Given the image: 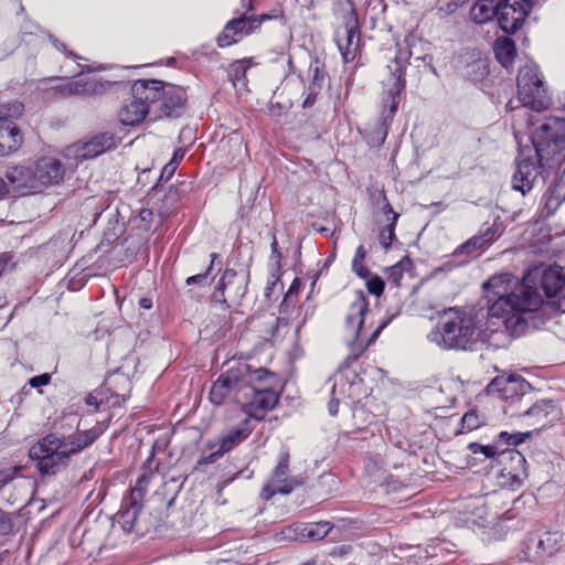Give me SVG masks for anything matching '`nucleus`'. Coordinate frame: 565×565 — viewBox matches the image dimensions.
<instances>
[{"mask_svg":"<svg viewBox=\"0 0 565 565\" xmlns=\"http://www.w3.org/2000/svg\"><path fill=\"white\" fill-rule=\"evenodd\" d=\"M50 381H51V375L47 373H43L41 375L31 377L28 383H29L30 387L40 388L42 386L47 385L50 383Z\"/></svg>","mask_w":565,"mask_h":565,"instance_id":"obj_54","label":"nucleus"},{"mask_svg":"<svg viewBox=\"0 0 565 565\" xmlns=\"http://www.w3.org/2000/svg\"><path fill=\"white\" fill-rule=\"evenodd\" d=\"M522 415L535 417L537 422H542V426H545L559 417V409L552 399H541L526 408Z\"/></svg>","mask_w":565,"mask_h":565,"instance_id":"obj_26","label":"nucleus"},{"mask_svg":"<svg viewBox=\"0 0 565 565\" xmlns=\"http://www.w3.org/2000/svg\"><path fill=\"white\" fill-rule=\"evenodd\" d=\"M351 373L352 370H350L348 365L339 367V370L331 377V380L333 381L331 394H334V396H340L344 398V401H348V388L349 384L351 383Z\"/></svg>","mask_w":565,"mask_h":565,"instance_id":"obj_33","label":"nucleus"},{"mask_svg":"<svg viewBox=\"0 0 565 565\" xmlns=\"http://www.w3.org/2000/svg\"><path fill=\"white\" fill-rule=\"evenodd\" d=\"M411 56V53L407 51L405 53H399V56L395 57V66H388L391 70L390 77L383 82L384 86V110L382 113V130L384 138L387 135V130L393 120L395 113L397 111L399 104V95L405 89L406 81H405V71L404 65L401 61L406 62Z\"/></svg>","mask_w":565,"mask_h":565,"instance_id":"obj_8","label":"nucleus"},{"mask_svg":"<svg viewBox=\"0 0 565 565\" xmlns=\"http://www.w3.org/2000/svg\"><path fill=\"white\" fill-rule=\"evenodd\" d=\"M52 44L55 46L56 50H58L60 52L64 53L70 58H73V60H81L82 58L81 56H78L73 51H68L66 45L63 42L58 41L57 39H52Z\"/></svg>","mask_w":565,"mask_h":565,"instance_id":"obj_56","label":"nucleus"},{"mask_svg":"<svg viewBox=\"0 0 565 565\" xmlns=\"http://www.w3.org/2000/svg\"><path fill=\"white\" fill-rule=\"evenodd\" d=\"M459 4L454 0H447L445 3L440 4L438 8L439 13L443 17L452 14L457 9Z\"/></svg>","mask_w":565,"mask_h":565,"instance_id":"obj_55","label":"nucleus"},{"mask_svg":"<svg viewBox=\"0 0 565 565\" xmlns=\"http://www.w3.org/2000/svg\"><path fill=\"white\" fill-rule=\"evenodd\" d=\"M320 89L319 87H310L308 86L307 95L302 102V108H310L315 105L317 100V96L319 95Z\"/></svg>","mask_w":565,"mask_h":565,"instance_id":"obj_53","label":"nucleus"},{"mask_svg":"<svg viewBox=\"0 0 565 565\" xmlns=\"http://www.w3.org/2000/svg\"><path fill=\"white\" fill-rule=\"evenodd\" d=\"M239 4H241V9H242L241 13H244L246 15L248 12L253 11V9H254L253 0H241Z\"/></svg>","mask_w":565,"mask_h":565,"instance_id":"obj_63","label":"nucleus"},{"mask_svg":"<svg viewBox=\"0 0 565 565\" xmlns=\"http://www.w3.org/2000/svg\"><path fill=\"white\" fill-rule=\"evenodd\" d=\"M366 257V250L363 245H359L355 249L353 259H352V271L359 276L360 278L366 279L370 275L369 269L364 265V260Z\"/></svg>","mask_w":565,"mask_h":565,"instance_id":"obj_37","label":"nucleus"},{"mask_svg":"<svg viewBox=\"0 0 565 565\" xmlns=\"http://www.w3.org/2000/svg\"><path fill=\"white\" fill-rule=\"evenodd\" d=\"M488 245L489 244L484 239V237L481 234H479V235H476V236L471 237L465 244L460 245L456 249L455 254H463L465 253L467 255H471L473 252L482 249V248H484Z\"/></svg>","mask_w":565,"mask_h":565,"instance_id":"obj_41","label":"nucleus"},{"mask_svg":"<svg viewBox=\"0 0 565 565\" xmlns=\"http://www.w3.org/2000/svg\"><path fill=\"white\" fill-rule=\"evenodd\" d=\"M74 84L76 86L77 96L100 95L106 89L105 84L92 78L77 79L74 81Z\"/></svg>","mask_w":565,"mask_h":565,"instance_id":"obj_36","label":"nucleus"},{"mask_svg":"<svg viewBox=\"0 0 565 565\" xmlns=\"http://www.w3.org/2000/svg\"><path fill=\"white\" fill-rule=\"evenodd\" d=\"M351 383L348 388V401L358 403L370 394V388L364 384L363 379L352 370Z\"/></svg>","mask_w":565,"mask_h":565,"instance_id":"obj_34","label":"nucleus"},{"mask_svg":"<svg viewBox=\"0 0 565 565\" xmlns=\"http://www.w3.org/2000/svg\"><path fill=\"white\" fill-rule=\"evenodd\" d=\"M543 200L545 216L553 215L565 201V185L559 183L551 185L545 192Z\"/></svg>","mask_w":565,"mask_h":565,"instance_id":"obj_30","label":"nucleus"},{"mask_svg":"<svg viewBox=\"0 0 565 565\" xmlns=\"http://www.w3.org/2000/svg\"><path fill=\"white\" fill-rule=\"evenodd\" d=\"M164 84L158 79H138L131 86V92L135 98L146 102L148 108L150 104L161 100Z\"/></svg>","mask_w":565,"mask_h":565,"instance_id":"obj_24","label":"nucleus"},{"mask_svg":"<svg viewBox=\"0 0 565 565\" xmlns=\"http://www.w3.org/2000/svg\"><path fill=\"white\" fill-rule=\"evenodd\" d=\"M399 214L393 213L390 223L380 233V244L384 248H388L395 241V227L398 221Z\"/></svg>","mask_w":565,"mask_h":565,"instance_id":"obj_39","label":"nucleus"},{"mask_svg":"<svg viewBox=\"0 0 565 565\" xmlns=\"http://www.w3.org/2000/svg\"><path fill=\"white\" fill-rule=\"evenodd\" d=\"M499 463L502 465L498 473L499 484L510 490L521 488L527 479L525 457L516 449H504L499 454Z\"/></svg>","mask_w":565,"mask_h":565,"instance_id":"obj_12","label":"nucleus"},{"mask_svg":"<svg viewBox=\"0 0 565 565\" xmlns=\"http://www.w3.org/2000/svg\"><path fill=\"white\" fill-rule=\"evenodd\" d=\"M476 322L472 316L448 309L441 322L427 338L443 349H462L473 342Z\"/></svg>","mask_w":565,"mask_h":565,"instance_id":"obj_3","label":"nucleus"},{"mask_svg":"<svg viewBox=\"0 0 565 565\" xmlns=\"http://www.w3.org/2000/svg\"><path fill=\"white\" fill-rule=\"evenodd\" d=\"M270 249H271L270 259L273 262L279 264L282 256H281V253L279 252L278 242L275 237L273 238V242L270 244Z\"/></svg>","mask_w":565,"mask_h":565,"instance_id":"obj_58","label":"nucleus"},{"mask_svg":"<svg viewBox=\"0 0 565 565\" xmlns=\"http://www.w3.org/2000/svg\"><path fill=\"white\" fill-rule=\"evenodd\" d=\"M253 392L252 399L244 404V413L257 420H262L266 414L274 409L279 401V395L269 386L250 387Z\"/></svg>","mask_w":565,"mask_h":565,"instance_id":"obj_20","label":"nucleus"},{"mask_svg":"<svg viewBox=\"0 0 565 565\" xmlns=\"http://www.w3.org/2000/svg\"><path fill=\"white\" fill-rule=\"evenodd\" d=\"M247 274L226 269L215 288L213 301L220 303L224 309L239 305L247 292Z\"/></svg>","mask_w":565,"mask_h":565,"instance_id":"obj_14","label":"nucleus"},{"mask_svg":"<svg viewBox=\"0 0 565 565\" xmlns=\"http://www.w3.org/2000/svg\"><path fill=\"white\" fill-rule=\"evenodd\" d=\"M305 524H292L285 526L278 534L277 537L279 541H300L305 542V531L303 530Z\"/></svg>","mask_w":565,"mask_h":565,"instance_id":"obj_38","label":"nucleus"},{"mask_svg":"<svg viewBox=\"0 0 565 565\" xmlns=\"http://www.w3.org/2000/svg\"><path fill=\"white\" fill-rule=\"evenodd\" d=\"M366 280V288L367 291L374 296H381L384 291V281L380 276L376 275H369Z\"/></svg>","mask_w":565,"mask_h":565,"instance_id":"obj_45","label":"nucleus"},{"mask_svg":"<svg viewBox=\"0 0 565 565\" xmlns=\"http://www.w3.org/2000/svg\"><path fill=\"white\" fill-rule=\"evenodd\" d=\"M149 113L148 105L139 98L132 96L131 100L124 104L119 111V119L126 126H135L145 119Z\"/></svg>","mask_w":565,"mask_h":565,"instance_id":"obj_25","label":"nucleus"},{"mask_svg":"<svg viewBox=\"0 0 565 565\" xmlns=\"http://www.w3.org/2000/svg\"><path fill=\"white\" fill-rule=\"evenodd\" d=\"M404 269L402 262L395 264L387 268V280L395 286L399 285L401 279L403 278Z\"/></svg>","mask_w":565,"mask_h":565,"instance_id":"obj_51","label":"nucleus"},{"mask_svg":"<svg viewBox=\"0 0 565 565\" xmlns=\"http://www.w3.org/2000/svg\"><path fill=\"white\" fill-rule=\"evenodd\" d=\"M367 312V297L362 290H356L345 317V330L350 347V355L348 360H356L364 350L377 339L382 330L387 326V321H385L371 334H366L364 330V321Z\"/></svg>","mask_w":565,"mask_h":565,"instance_id":"obj_4","label":"nucleus"},{"mask_svg":"<svg viewBox=\"0 0 565 565\" xmlns=\"http://www.w3.org/2000/svg\"><path fill=\"white\" fill-rule=\"evenodd\" d=\"M268 19V14L246 15L241 13L238 17L226 22L222 32L216 38L217 46L224 49L241 42L244 38L258 30L262 23Z\"/></svg>","mask_w":565,"mask_h":565,"instance_id":"obj_13","label":"nucleus"},{"mask_svg":"<svg viewBox=\"0 0 565 565\" xmlns=\"http://www.w3.org/2000/svg\"><path fill=\"white\" fill-rule=\"evenodd\" d=\"M184 154H185V150L182 148H178L173 152V156L169 162L174 164V167H178L180 164V162L182 161V159L184 158Z\"/></svg>","mask_w":565,"mask_h":565,"instance_id":"obj_61","label":"nucleus"},{"mask_svg":"<svg viewBox=\"0 0 565 565\" xmlns=\"http://www.w3.org/2000/svg\"><path fill=\"white\" fill-rule=\"evenodd\" d=\"M540 288L547 301L565 312V269L558 265L545 268L540 278Z\"/></svg>","mask_w":565,"mask_h":565,"instance_id":"obj_18","label":"nucleus"},{"mask_svg":"<svg viewBox=\"0 0 565 565\" xmlns=\"http://www.w3.org/2000/svg\"><path fill=\"white\" fill-rule=\"evenodd\" d=\"M501 233V224L493 223L492 225L488 226L484 231H482L480 234L484 237L488 244H490L491 242L500 237Z\"/></svg>","mask_w":565,"mask_h":565,"instance_id":"obj_52","label":"nucleus"},{"mask_svg":"<svg viewBox=\"0 0 565 565\" xmlns=\"http://www.w3.org/2000/svg\"><path fill=\"white\" fill-rule=\"evenodd\" d=\"M301 281L299 278H295L285 295L281 306H289L294 302V298L298 296L300 290Z\"/></svg>","mask_w":565,"mask_h":565,"instance_id":"obj_50","label":"nucleus"},{"mask_svg":"<svg viewBox=\"0 0 565 565\" xmlns=\"http://www.w3.org/2000/svg\"><path fill=\"white\" fill-rule=\"evenodd\" d=\"M337 12L343 21V28L335 31L334 41L345 62L353 61L359 46V20L352 0H337Z\"/></svg>","mask_w":565,"mask_h":565,"instance_id":"obj_7","label":"nucleus"},{"mask_svg":"<svg viewBox=\"0 0 565 565\" xmlns=\"http://www.w3.org/2000/svg\"><path fill=\"white\" fill-rule=\"evenodd\" d=\"M533 7V0H499V25L505 33L516 32Z\"/></svg>","mask_w":565,"mask_h":565,"instance_id":"obj_17","label":"nucleus"},{"mask_svg":"<svg viewBox=\"0 0 565 565\" xmlns=\"http://www.w3.org/2000/svg\"><path fill=\"white\" fill-rule=\"evenodd\" d=\"M51 90L55 95H61L63 97L77 96L76 86L74 84V81H67L64 84L56 85V86L52 87Z\"/></svg>","mask_w":565,"mask_h":565,"instance_id":"obj_48","label":"nucleus"},{"mask_svg":"<svg viewBox=\"0 0 565 565\" xmlns=\"http://www.w3.org/2000/svg\"><path fill=\"white\" fill-rule=\"evenodd\" d=\"M331 530L330 522L321 521L305 524L302 531H305V541H319L324 539Z\"/></svg>","mask_w":565,"mask_h":565,"instance_id":"obj_35","label":"nucleus"},{"mask_svg":"<svg viewBox=\"0 0 565 565\" xmlns=\"http://www.w3.org/2000/svg\"><path fill=\"white\" fill-rule=\"evenodd\" d=\"M494 53L499 63L504 67H509L516 55L515 44L508 38L498 39L494 45Z\"/></svg>","mask_w":565,"mask_h":565,"instance_id":"obj_31","label":"nucleus"},{"mask_svg":"<svg viewBox=\"0 0 565 565\" xmlns=\"http://www.w3.org/2000/svg\"><path fill=\"white\" fill-rule=\"evenodd\" d=\"M177 168H178V167H174V164H172V163L168 162V163L163 167V169H162V171H161V179H163V178H166L167 180H168V179H170V178L174 174V172H175Z\"/></svg>","mask_w":565,"mask_h":565,"instance_id":"obj_62","label":"nucleus"},{"mask_svg":"<svg viewBox=\"0 0 565 565\" xmlns=\"http://www.w3.org/2000/svg\"><path fill=\"white\" fill-rule=\"evenodd\" d=\"M529 434H510L508 431H501L498 435V441L501 444L516 446L524 441Z\"/></svg>","mask_w":565,"mask_h":565,"instance_id":"obj_46","label":"nucleus"},{"mask_svg":"<svg viewBox=\"0 0 565 565\" xmlns=\"http://www.w3.org/2000/svg\"><path fill=\"white\" fill-rule=\"evenodd\" d=\"M186 93L175 85H167L161 96V110L167 117H180L185 107Z\"/></svg>","mask_w":565,"mask_h":565,"instance_id":"obj_23","label":"nucleus"},{"mask_svg":"<svg viewBox=\"0 0 565 565\" xmlns=\"http://www.w3.org/2000/svg\"><path fill=\"white\" fill-rule=\"evenodd\" d=\"M518 95L524 107L542 111L550 106L547 88L537 65L526 64L518 75Z\"/></svg>","mask_w":565,"mask_h":565,"instance_id":"obj_6","label":"nucleus"},{"mask_svg":"<svg viewBox=\"0 0 565 565\" xmlns=\"http://www.w3.org/2000/svg\"><path fill=\"white\" fill-rule=\"evenodd\" d=\"M531 385L516 374H502L495 376L487 386L489 394H497L505 401H515L530 393Z\"/></svg>","mask_w":565,"mask_h":565,"instance_id":"obj_19","label":"nucleus"},{"mask_svg":"<svg viewBox=\"0 0 565 565\" xmlns=\"http://www.w3.org/2000/svg\"><path fill=\"white\" fill-rule=\"evenodd\" d=\"M300 483L297 477L289 476L288 451H281L278 457V463L273 470L269 480L264 484L260 495L264 500L268 501L277 493H291Z\"/></svg>","mask_w":565,"mask_h":565,"instance_id":"obj_15","label":"nucleus"},{"mask_svg":"<svg viewBox=\"0 0 565 565\" xmlns=\"http://www.w3.org/2000/svg\"><path fill=\"white\" fill-rule=\"evenodd\" d=\"M535 158L561 164L565 159V119L547 117L531 134Z\"/></svg>","mask_w":565,"mask_h":565,"instance_id":"obj_5","label":"nucleus"},{"mask_svg":"<svg viewBox=\"0 0 565 565\" xmlns=\"http://www.w3.org/2000/svg\"><path fill=\"white\" fill-rule=\"evenodd\" d=\"M6 178L14 191L22 194L36 192L34 166L18 164L10 167L6 172Z\"/></svg>","mask_w":565,"mask_h":565,"instance_id":"obj_22","label":"nucleus"},{"mask_svg":"<svg viewBox=\"0 0 565 565\" xmlns=\"http://www.w3.org/2000/svg\"><path fill=\"white\" fill-rule=\"evenodd\" d=\"M225 452L220 447L218 450L210 454L209 456L204 457L202 460H200V463L210 465L215 462L218 458H221Z\"/></svg>","mask_w":565,"mask_h":565,"instance_id":"obj_59","label":"nucleus"},{"mask_svg":"<svg viewBox=\"0 0 565 565\" xmlns=\"http://www.w3.org/2000/svg\"><path fill=\"white\" fill-rule=\"evenodd\" d=\"M556 164L543 162L539 158H531L524 152H520L516 158V170L512 178V188L525 195L536 184L544 182L545 174Z\"/></svg>","mask_w":565,"mask_h":565,"instance_id":"obj_10","label":"nucleus"},{"mask_svg":"<svg viewBox=\"0 0 565 565\" xmlns=\"http://www.w3.org/2000/svg\"><path fill=\"white\" fill-rule=\"evenodd\" d=\"M309 71L311 73V83L309 86L310 87H319V89L321 90L322 83H323L324 76H326L323 67H321L317 62L315 65L310 66Z\"/></svg>","mask_w":565,"mask_h":565,"instance_id":"obj_47","label":"nucleus"},{"mask_svg":"<svg viewBox=\"0 0 565 565\" xmlns=\"http://www.w3.org/2000/svg\"><path fill=\"white\" fill-rule=\"evenodd\" d=\"M563 534L559 532H545L536 543L537 556H553L562 547Z\"/></svg>","mask_w":565,"mask_h":565,"instance_id":"obj_29","label":"nucleus"},{"mask_svg":"<svg viewBox=\"0 0 565 565\" xmlns=\"http://www.w3.org/2000/svg\"><path fill=\"white\" fill-rule=\"evenodd\" d=\"M350 550V546H337L332 550V552L330 553L331 556L333 557H337V556H342L344 555L345 553H348V551Z\"/></svg>","mask_w":565,"mask_h":565,"instance_id":"obj_64","label":"nucleus"},{"mask_svg":"<svg viewBox=\"0 0 565 565\" xmlns=\"http://www.w3.org/2000/svg\"><path fill=\"white\" fill-rule=\"evenodd\" d=\"M79 425L81 420L76 425V430L68 436L60 437L52 433L30 448L29 456L36 462L41 475L57 473L68 465L71 457L90 447L108 428V422L105 420L88 429H79Z\"/></svg>","mask_w":565,"mask_h":565,"instance_id":"obj_2","label":"nucleus"},{"mask_svg":"<svg viewBox=\"0 0 565 565\" xmlns=\"http://www.w3.org/2000/svg\"><path fill=\"white\" fill-rule=\"evenodd\" d=\"M150 482V477L147 473L141 475L136 486L131 489L130 494L128 498H130V509L125 513L127 516L131 515L132 519L138 516L141 508H142V499L147 491V488Z\"/></svg>","mask_w":565,"mask_h":565,"instance_id":"obj_28","label":"nucleus"},{"mask_svg":"<svg viewBox=\"0 0 565 565\" xmlns=\"http://www.w3.org/2000/svg\"><path fill=\"white\" fill-rule=\"evenodd\" d=\"M249 434L250 430L247 427V420H245L241 426L231 429L224 437H222L220 447L226 454L246 439Z\"/></svg>","mask_w":565,"mask_h":565,"instance_id":"obj_32","label":"nucleus"},{"mask_svg":"<svg viewBox=\"0 0 565 565\" xmlns=\"http://www.w3.org/2000/svg\"><path fill=\"white\" fill-rule=\"evenodd\" d=\"M124 504L126 508L121 511V519L126 524H130V526L134 525V522L136 521L137 516L135 519L131 518V515L127 516L125 513L130 509V498H126L124 501Z\"/></svg>","mask_w":565,"mask_h":565,"instance_id":"obj_60","label":"nucleus"},{"mask_svg":"<svg viewBox=\"0 0 565 565\" xmlns=\"http://www.w3.org/2000/svg\"><path fill=\"white\" fill-rule=\"evenodd\" d=\"M276 380V375L266 369L259 367L248 372V381L253 386L255 383H268L270 384Z\"/></svg>","mask_w":565,"mask_h":565,"instance_id":"obj_42","label":"nucleus"},{"mask_svg":"<svg viewBox=\"0 0 565 565\" xmlns=\"http://www.w3.org/2000/svg\"><path fill=\"white\" fill-rule=\"evenodd\" d=\"M499 18V0H478L470 9V19L477 24H483Z\"/></svg>","mask_w":565,"mask_h":565,"instance_id":"obj_27","label":"nucleus"},{"mask_svg":"<svg viewBox=\"0 0 565 565\" xmlns=\"http://www.w3.org/2000/svg\"><path fill=\"white\" fill-rule=\"evenodd\" d=\"M468 448L469 450L473 454V455H483L486 458H494L497 457V460L499 461V454L501 451L498 450V448L493 445H481V444H478V443H470L468 445Z\"/></svg>","mask_w":565,"mask_h":565,"instance_id":"obj_43","label":"nucleus"},{"mask_svg":"<svg viewBox=\"0 0 565 565\" xmlns=\"http://www.w3.org/2000/svg\"><path fill=\"white\" fill-rule=\"evenodd\" d=\"M341 402H345L344 398L331 394V399L328 404V412L331 416H335L338 414V407Z\"/></svg>","mask_w":565,"mask_h":565,"instance_id":"obj_57","label":"nucleus"},{"mask_svg":"<svg viewBox=\"0 0 565 565\" xmlns=\"http://www.w3.org/2000/svg\"><path fill=\"white\" fill-rule=\"evenodd\" d=\"M120 139L113 132L106 131L90 137L84 142H77L67 148V157L77 161L94 159L117 147Z\"/></svg>","mask_w":565,"mask_h":565,"instance_id":"obj_16","label":"nucleus"},{"mask_svg":"<svg viewBox=\"0 0 565 565\" xmlns=\"http://www.w3.org/2000/svg\"><path fill=\"white\" fill-rule=\"evenodd\" d=\"M23 111L24 105L19 100L0 104V157L9 156L22 146V134L13 120Z\"/></svg>","mask_w":565,"mask_h":565,"instance_id":"obj_9","label":"nucleus"},{"mask_svg":"<svg viewBox=\"0 0 565 565\" xmlns=\"http://www.w3.org/2000/svg\"><path fill=\"white\" fill-rule=\"evenodd\" d=\"M247 371L248 367H232L220 374L211 387L210 402L216 406L230 401L239 402V393L248 386L246 382Z\"/></svg>","mask_w":565,"mask_h":565,"instance_id":"obj_11","label":"nucleus"},{"mask_svg":"<svg viewBox=\"0 0 565 565\" xmlns=\"http://www.w3.org/2000/svg\"><path fill=\"white\" fill-rule=\"evenodd\" d=\"M479 427V419L475 412L466 413L461 418L462 430L471 431Z\"/></svg>","mask_w":565,"mask_h":565,"instance_id":"obj_49","label":"nucleus"},{"mask_svg":"<svg viewBox=\"0 0 565 565\" xmlns=\"http://www.w3.org/2000/svg\"><path fill=\"white\" fill-rule=\"evenodd\" d=\"M249 66L250 60L248 58L235 61L231 64L230 76L233 78V81L244 79Z\"/></svg>","mask_w":565,"mask_h":565,"instance_id":"obj_44","label":"nucleus"},{"mask_svg":"<svg viewBox=\"0 0 565 565\" xmlns=\"http://www.w3.org/2000/svg\"><path fill=\"white\" fill-rule=\"evenodd\" d=\"M36 192L50 184L58 183L64 175V167L60 160L51 157L41 158L34 164Z\"/></svg>","mask_w":565,"mask_h":565,"instance_id":"obj_21","label":"nucleus"},{"mask_svg":"<svg viewBox=\"0 0 565 565\" xmlns=\"http://www.w3.org/2000/svg\"><path fill=\"white\" fill-rule=\"evenodd\" d=\"M488 245L489 244L484 239V237L481 234H479V235H476V236L471 237L465 244L460 245L456 249L455 254H463L465 253L467 255H471L473 252L482 249V248H484Z\"/></svg>","mask_w":565,"mask_h":565,"instance_id":"obj_40","label":"nucleus"},{"mask_svg":"<svg viewBox=\"0 0 565 565\" xmlns=\"http://www.w3.org/2000/svg\"><path fill=\"white\" fill-rule=\"evenodd\" d=\"M529 277L520 280L510 273H500L484 284L488 320L501 324L512 337L524 334L529 327L526 316L537 311L543 305V296Z\"/></svg>","mask_w":565,"mask_h":565,"instance_id":"obj_1","label":"nucleus"}]
</instances>
